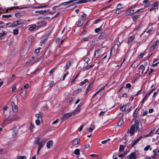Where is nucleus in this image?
I'll return each mask as SVG.
<instances>
[{
    "label": "nucleus",
    "instance_id": "8fccbe9b",
    "mask_svg": "<svg viewBox=\"0 0 159 159\" xmlns=\"http://www.w3.org/2000/svg\"><path fill=\"white\" fill-rule=\"evenodd\" d=\"M121 12V11L120 10L118 9V10H117L115 11V13L116 14H119V13H120V12Z\"/></svg>",
    "mask_w": 159,
    "mask_h": 159
},
{
    "label": "nucleus",
    "instance_id": "052dcab7",
    "mask_svg": "<svg viewBox=\"0 0 159 159\" xmlns=\"http://www.w3.org/2000/svg\"><path fill=\"white\" fill-rule=\"evenodd\" d=\"M81 90V89L80 88L78 89L77 90L75 91V93H78L79 92H80Z\"/></svg>",
    "mask_w": 159,
    "mask_h": 159
},
{
    "label": "nucleus",
    "instance_id": "423d86ee",
    "mask_svg": "<svg viewBox=\"0 0 159 159\" xmlns=\"http://www.w3.org/2000/svg\"><path fill=\"white\" fill-rule=\"evenodd\" d=\"M139 121L138 120H135L134 126L136 128V130L139 131L141 130V129L139 126Z\"/></svg>",
    "mask_w": 159,
    "mask_h": 159
},
{
    "label": "nucleus",
    "instance_id": "412c9836",
    "mask_svg": "<svg viewBox=\"0 0 159 159\" xmlns=\"http://www.w3.org/2000/svg\"><path fill=\"white\" fill-rule=\"evenodd\" d=\"M71 116V115L69 113L65 114L63 115V116L61 118L62 119H64L65 118L67 119V118L69 116Z\"/></svg>",
    "mask_w": 159,
    "mask_h": 159
},
{
    "label": "nucleus",
    "instance_id": "c85d7f7f",
    "mask_svg": "<svg viewBox=\"0 0 159 159\" xmlns=\"http://www.w3.org/2000/svg\"><path fill=\"white\" fill-rule=\"evenodd\" d=\"M88 81H89L88 80V79H85L83 81H82L79 84V85L80 86H82L85 83H86L87 82H88Z\"/></svg>",
    "mask_w": 159,
    "mask_h": 159
},
{
    "label": "nucleus",
    "instance_id": "a211bd4d",
    "mask_svg": "<svg viewBox=\"0 0 159 159\" xmlns=\"http://www.w3.org/2000/svg\"><path fill=\"white\" fill-rule=\"evenodd\" d=\"M100 51V49L97 50L94 53V56L96 58L100 56V53L99 52Z\"/></svg>",
    "mask_w": 159,
    "mask_h": 159
},
{
    "label": "nucleus",
    "instance_id": "6ab92c4d",
    "mask_svg": "<svg viewBox=\"0 0 159 159\" xmlns=\"http://www.w3.org/2000/svg\"><path fill=\"white\" fill-rule=\"evenodd\" d=\"M80 106H80V105H79L78 106L76 109L73 112V113L74 114V115H75V114L78 113L80 111Z\"/></svg>",
    "mask_w": 159,
    "mask_h": 159
},
{
    "label": "nucleus",
    "instance_id": "6e6552de",
    "mask_svg": "<svg viewBox=\"0 0 159 159\" xmlns=\"http://www.w3.org/2000/svg\"><path fill=\"white\" fill-rule=\"evenodd\" d=\"M92 38L91 35H89L87 37H85L82 38L80 41L81 42H83L85 41H88L90 40Z\"/></svg>",
    "mask_w": 159,
    "mask_h": 159
},
{
    "label": "nucleus",
    "instance_id": "49530a36",
    "mask_svg": "<svg viewBox=\"0 0 159 159\" xmlns=\"http://www.w3.org/2000/svg\"><path fill=\"white\" fill-rule=\"evenodd\" d=\"M35 123L37 125H39L40 124V120L38 119L35 120Z\"/></svg>",
    "mask_w": 159,
    "mask_h": 159
},
{
    "label": "nucleus",
    "instance_id": "9d476101",
    "mask_svg": "<svg viewBox=\"0 0 159 159\" xmlns=\"http://www.w3.org/2000/svg\"><path fill=\"white\" fill-rule=\"evenodd\" d=\"M134 36L133 35L129 37L127 40V43L128 44H131L133 41L134 40Z\"/></svg>",
    "mask_w": 159,
    "mask_h": 159
},
{
    "label": "nucleus",
    "instance_id": "aec40b11",
    "mask_svg": "<svg viewBox=\"0 0 159 159\" xmlns=\"http://www.w3.org/2000/svg\"><path fill=\"white\" fill-rule=\"evenodd\" d=\"M36 27V25L35 24L31 25H30L28 30L30 31H32Z\"/></svg>",
    "mask_w": 159,
    "mask_h": 159
},
{
    "label": "nucleus",
    "instance_id": "f257e3e1",
    "mask_svg": "<svg viewBox=\"0 0 159 159\" xmlns=\"http://www.w3.org/2000/svg\"><path fill=\"white\" fill-rule=\"evenodd\" d=\"M18 116L15 114L13 116H9L7 118L4 120L3 123L4 125L11 123L12 121L16 120L19 119Z\"/></svg>",
    "mask_w": 159,
    "mask_h": 159
},
{
    "label": "nucleus",
    "instance_id": "1a4fd4ad",
    "mask_svg": "<svg viewBox=\"0 0 159 159\" xmlns=\"http://www.w3.org/2000/svg\"><path fill=\"white\" fill-rule=\"evenodd\" d=\"M12 109L13 111L15 112L17 111V107L15 104L14 102H12L11 103Z\"/></svg>",
    "mask_w": 159,
    "mask_h": 159
},
{
    "label": "nucleus",
    "instance_id": "20e7f679",
    "mask_svg": "<svg viewBox=\"0 0 159 159\" xmlns=\"http://www.w3.org/2000/svg\"><path fill=\"white\" fill-rule=\"evenodd\" d=\"M12 136L14 137H15L17 136V134L18 132V129L16 126H14L12 129Z\"/></svg>",
    "mask_w": 159,
    "mask_h": 159
},
{
    "label": "nucleus",
    "instance_id": "de8ad7c7",
    "mask_svg": "<svg viewBox=\"0 0 159 159\" xmlns=\"http://www.w3.org/2000/svg\"><path fill=\"white\" fill-rule=\"evenodd\" d=\"M73 100V99L71 97H69L68 98L67 100V102H71Z\"/></svg>",
    "mask_w": 159,
    "mask_h": 159
},
{
    "label": "nucleus",
    "instance_id": "4468645a",
    "mask_svg": "<svg viewBox=\"0 0 159 159\" xmlns=\"http://www.w3.org/2000/svg\"><path fill=\"white\" fill-rule=\"evenodd\" d=\"M157 42H154L152 46L151 47L150 49V52L152 51L157 47Z\"/></svg>",
    "mask_w": 159,
    "mask_h": 159
},
{
    "label": "nucleus",
    "instance_id": "393cba45",
    "mask_svg": "<svg viewBox=\"0 0 159 159\" xmlns=\"http://www.w3.org/2000/svg\"><path fill=\"white\" fill-rule=\"evenodd\" d=\"M145 69V67L143 65H141L139 68V70H141L142 71V73H143L144 72V70Z\"/></svg>",
    "mask_w": 159,
    "mask_h": 159
},
{
    "label": "nucleus",
    "instance_id": "ddd939ff",
    "mask_svg": "<svg viewBox=\"0 0 159 159\" xmlns=\"http://www.w3.org/2000/svg\"><path fill=\"white\" fill-rule=\"evenodd\" d=\"M80 139H75L72 141L71 143L73 145H76L79 143Z\"/></svg>",
    "mask_w": 159,
    "mask_h": 159
},
{
    "label": "nucleus",
    "instance_id": "0e129e2a",
    "mask_svg": "<svg viewBox=\"0 0 159 159\" xmlns=\"http://www.w3.org/2000/svg\"><path fill=\"white\" fill-rule=\"evenodd\" d=\"M105 113V111H101L99 114V116H102L104 115V114Z\"/></svg>",
    "mask_w": 159,
    "mask_h": 159
},
{
    "label": "nucleus",
    "instance_id": "5fc2aeb1",
    "mask_svg": "<svg viewBox=\"0 0 159 159\" xmlns=\"http://www.w3.org/2000/svg\"><path fill=\"white\" fill-rule=\"evenodd\" d=\"M158 3L157 2H156L152 5L153 7H156L158 5Z\"/></svg>",
    "mask_w": 159,
    "mask_h": 159
},
{
    "label": "nucleus",
    "instance_id": "13d9d810",
    "mask_svg": "<svg viewBox=\"0 0 159 159\" xmlns=\"http://www.w3.org/2000/svg\"><path fill=\"white\" fill-rule=\"evenodd\" d=\"M93 65H91L88 66L86 68L87 69H89L93 66Z\"/></svg>",
    "mask_w": 159,
    "mask_h": 159
},
{
    "label": "nucleus",
    "instance_id": "dca6fc26",
    "mask_svg": "<svg viewBox=\"0 0 159 159\" xmlns=\"http://www.w3.org/2000/svg\"><path fill=\"white\" fill-rule=\"evenodd\" d=\"M106 37V34L105 33L102 32V33L98 37V39H105Z\"/></svg>",
    "mask_w": 159,
    "mask_h": 159
},
{
    "label": "nucleus",
    "instance_id": "3c124183",
    "mask_svg": "<svg viewBox=\"0 0 159 159\" xmlns=\"http://www.w3.org/2000/svg\"><path fill=\"white\" fill-rule=\"evenodd\" d=\"M40 49V48H37V49H36L34 51V52L36 54H38L39 52V50Z\"/></svg>",
    "mask_w": 159,
    "mask_h": 159
},
{
    "label": "nucleus",
    "instance_id": "ea45409f",
    "mask_svg": "<svg viewBox=\"0 0 159 159\" xmlns=\"http://www.w3.org/2000/svg\"><path fill=\"white\" fill-rule=\"evenodd\" d=\"M18 33V29H14L13 30V33L14 35H16Z\"/></svg>",
    "mask_w": 159,
    "mask_h": 159
},
{
    "label": "nucleus",
    "instance_id": "58836bf2",
    "mask_svg": "<svg viewBox=\"0 0 159 159\" xmlns=\"http://www.w3.org/2000/svg\"><path fill=\"white\" fill-rule=\"evenodd\" d=\"M145 158L146 159H156V157H155L154 156H151L150 157H148L147 156H146L145 157Z\"/></svg>",
    "mask_w": 159,
    "mask_h": 159
},
{
    "label": "nucleus",
    "instance_id": "a878e982",
    "mask_svg": "<svg viewBox=\"0 0 159 159\" xmlns=\"http://www.w3.org/2000/svg\"><path fill=\"white\" fill-rule=\"evenodd\" d=\"M94 129V125H91V126L89 128L87 129V130L88 132H91Z\"/></svg>",
    "mask_w": 159,
    "mask_h": 159
},
{
    "label": "nucleus",
    "instance_id": "09e8293b",
    "mask_svg": "<svg viewBox=\"0 0 159 159\" xmlns=\"http://www.w3.org/2000/svg\"><path fill=\"white\" fill-rule=\"evenodd\" d=\"M71 3V2H70V1H69L68 2H63L62 3V5H66L67 4H69Z\"/></svg>",
    "mask_w": 159,
    "mask_h": 159
},
{
    "label": "nucleus",
    "instance_id": "338daca9",
    "mask_svg": "<svg viewBox=\"0 0 159 159\" xmlns=\"http://www.w3.org/2000/svg\"><path fill=\"white\" fill-rule=\"evenodd\" d=\"M148 98V97H147L146 96H145V97L143 99L142 101V103H143L145 100H146Z\"/></svg>",
    "mask_w": 159,
    "mask_h": 159
},
{
    "label": "nucleus",
    "instance_id": "2eb2a0df",
    "mask_svg": "<svg viewBox=\"0 0 159 159\" xmlns=\"http://www.w3.org/2000/svg\"><path fill=\"white\" fill-rule=\"evenodd\" d=\"M136 153L135 152L131 153L129 155V157L131 159H134L137 158Z\"/></svg>",
    "mask_w": 159,
    "mask_h": 159
},
{
    "label": "nucleus",
    "instance_id": "4be33fe9",
    "mask_svg": "<svg viewBox=\"0 0 159 159\" xmlns=\"http://www.w3.org/2000/svg\"><path fill=\"white\" fill-rule=\"evenodd\" d=\"M26 90H23L20 93V96L23 98H25L26 96Z\"/></svg>",
    "mask_w": 159,
    "mask_h": 159
},
{
    "label": "nucleus",
    "instance_id": "b1692460",
    "mask_svg": "<svg viewBox=\"0 0 159 159\" xmlns=\"http://www.w3.org/2000/svg\"><path fill=\"white\" fill-rule=\"evenodd\" d=\"M134 10H131L130 11L127 12L125 13V15L127 16H129L131 14H134Z\"/></svg>",
    "mask_w": 159,
    "mask_h": 159
},
{
    "label": "nucleus",
    "instance_id": "79ce46f5",
    "mask_svg": "<svg viewBox=\"0 0 159 159\" xmlns=\"http://www.w3.org/2000/svg\"><path fill=\"white\" fill-rule=\"evenodd\" d=\"M11 16V15H3L2 16V17L3 18H8L9 17H10Z\"/></svg>",
    "mask_w": 159,
    "mask_h": 159
},
{
    "label": "nucleus",
    "instance_id": "473e14b6",
    "mask_svg": "<svg viewBox=\"0 0 159 159\" xmlns=\"http://www.w3.org/2000/svg\"><path fill=\"white\" fill-rule=\"evenodd\" d=\"M86 16H87V15L84 14V13L83 14V15L82 16V20L83 21H84L86 18Z\"/></svg>",
    "mask_w": 159,
    "mask_h": 159
},
{
    "label": "nucleus",
    "instance_id": "69168bd1",
    "mask_svg": "<svg viewBox=\"0 0 159 159\" xmlns=\"http://www.w3.org/2000/svg\"><path fill=\"white\" fill-rule=\"evenodd\" d=\"M121 4H120V3H119V4L117 6V8L118 9H120L121 8Z\"/></svg>",
    "mask_w": 159,
    "mask_h": 159
},
{
    "label": "nucleus",
    "instance_id": "a19ab883",
    "mask_svg": "<svg viewBox=\"0 0 159 159\" xmlns=\"http://www.w3.org/2000/svg\"><path fill=\"white\" fill-rule=\"evenodd\" d=\"M17 159H26V157L25 156H19L17 157Z\"/></svg>",
    "mask_w": 159,
    "mask_h": 159
},
{
    "label": "nucleus",
    "instance_id": "39448f33",
    "mask_svg": "<svg viewBox=\"0 0 159 159\" xmlns=\"http://www.w3.org/2000/svg\"><path fill=\"white\" fill-rule=\"evenodd\" d=\"M47 140L46 139H43L38 144H39V150H40L43 147V145L46 142Z\"/></svg>",
    "mask_w": 159,
    "mask_h": 159
},
{
    "label": "nucleus",
    "instance_id": "603ef678",
    "mask_svg": "<svg viewBox=\"0 0 159 159\" xmlns=\"http://www.w3.org/2000/svg\"><path fill=\"white\" fill-rule=\"evenodd\" d=\"M150 145H147L146 147L144 148V150L145 151H148L149 148H150Z\"/></svg>",
    "mask_w": 159,
    "mask_h": 159
},
{
    "label": "nucleus",
    "instance_id": "e433bc0d",
    "mask_svg": "<svg viewBox=\"0 0 159 159\" xmlns=\"http://www.w3.org/2000/svg\"><path fill=\"white\" fill-rule=\"evenodd\" d=\"M39 138L37 137L35 139V140L34 141V143L35 144H38L39 143Z\"/></svg>",
    "mask_w": 159,
    "mask_h": 159
},
{
    "label": "nucleus",
    "instance_id": "cd10ccee",
    "mask_svg": "<svg viewBox=\"0 0 159 159\" xmlns=\"http://www.w3.org/2000/svg\"><path fill=\"white\" fill-rule=\"evenodd\" d=\"M139 16H140L139 15L133 16L132 17L133 20L134 21H136L139 18Z\"/></svg>",
    "mask_w": 159,
    "mask_h": 159
},
{
    "label": "nucleus",
    "instance_id": "0eeeda50",
    "mask_svg": "<svg viewBox=\"0 0 159 159\" xmlns=\"http://www.w3.org/2000/svg\"><path fill=\"white\" fill-rule=\"evenodd\" d=\"M47 24V22H46V21H45V20H43L38 22L37 24L38 25L37 26L39 27L41 26H43L46 25Z\"/></svg>",
    "mask_w": 159,
    "mask_h": 159
},
{
    "label": "nucleus",
    "instance_id": "e2e57ef3",
    "mask_svg": "<svg viewBox=\"0 0 159 159\" xmlns=\"http://www.w3.org/2000/svg\"><path fill=\"white\" fill-rule=\"evenodd\" d=\"M107 84L106 85H105L103 87H101L99 89V91H101L103 90L104 88H105V87L107 86Z\"/></svg>",
    "mask_w": 159,
    "mask_h": 159
},
{
    "label": "nucleus",
    "instance_id": "4d7b16f0",
    "mask_svg": "<svg viewBox=\"0 0 159 159\" xmlns=\"http://www.w3.org/2000/svg\"><path fill=\"white\" fill-rule=\"evenodd\" d=\"M45 11H36V12L38 13L39 12L40 14H43L45 12Z\"/></svg>",
    "mask_w": 159,
    "mask_h": 159
},
{
    "label": "nucleus",
    "instance_id": "37998d69",
    "mask_svg": "<svg viewBox=\"0 0 159 159\" xmlns=\"http://www.w3.org/2000/svg\"><path fill=\"white\" fill-rule=\"evenodd\" d=\"M145 52H143L141 53L139 55V59H141L143 57V56L145 55Z\"/></svg>",
    "mask_w": 159,
    "mask_h": 159
},
{
    "label": "nucleus",
    "instance_id": "bb28decb",
    "mask_svg": "<svg viewBox=\"0 0 159 159\" xmlns=\"http://www.w3.org/2000/svg\"><path fill=\"white\" fill-rule=\"evenodd\" d=\"M89 0H80L78 2H76V4L84 3L88 2Z\"/></svg>",
    "mask_w": 159,
    "mask_h": 159
},
{
    "label": "nucleus",
    "instance_id": "4c0bfd02",
    "mask_svg": "<svg viewBox=\"0 0 159 159\" xmlns=\"http://www.w3.org/2000/svg\"><path fill=\"white\" fill-rule=\"evenodd\" d=\"M83 21L82 20L81 21H80L78 23V24L77 25V26L78 27L81 26L83 24Z\"/></svg>",
    "mask_w": 159,
    "mask_h": 159
},
{
    "label": "nucleus",
    "instance_id": "c9c22d12",
    "mask_svg": "<svg viewBox=\"0 0 159 159\" xmlns=\"http://www.w3.org/2000/svg\"><path fill=\"white\" fill-rule=\"evenodd\" d=\"M124 148L125 147L124 146L120 145L119 148V152H122L124 149Z\"/></svg>",
    "mask_w": 159,
    "mask_h": 159
},
{
    "label": "nucleus",
    "instance_id": "5701e85b",
    "mask_svg": "<svg viewBox=\"0 0 159 159\" xmlns=\"http://www.w3.org/2000/svg\"><path fill=\"white\" fill-rule=\"evenodd\" d=\"M19 25L17 20L14 21L12 24L11 26H9L10 27H15Z\"/></svg>",
    "mask_w": 159,
    "mask_h": 159
},
{
    "label": "nucleus",
    "instance_id": "f3484780",
    "mask_svg": "<svg viewBox=\"0 0 159 159\" xmlns=\"http://www.w3.org/2000/svg\"><path fill=\"white\" fill-rule=\"evenodd\" d=\"M35 116L38 119H40L41 120L43 117V113L42 112H39V113L36 114L35 115Z\"/></svg>",
    "mask_w": 159,
    "mask_h": 159
},
{
    "label": "nucleus",
    "instance_id": "f03ea898",
    "mask_svg": "<svg viewBox=\"0 0 159 159\" xmlns=\"http://www.w3.org/2000/svg\"><path fill=\"white\" fill-rule=\"evenodd\" d=\"M152 132H151L148 134H147L144 136H141L138 137L133 143L132 145V147L133 148L134 147V146L137 143H138V142L142 138H145L146 137L149 136L150 134Z\"/></svg>",
    "mask_w": 159,
    "mask_h": 159
},
{
    "label": "nucleus",
    "instance_id": "864d4df0",
    "mask_svg": "<svg viewBox=\"0 0 159 159\" xmlns=\"http://www.w3.org/2000/svg\"><path fill=\"white\" fill-rule=\"evenodd\" d=\"M5 33V31L4 30H3L2 32L0 33V37L4 35Z\"/></svg>",
    "mask_w": 159,
    "mask_h": 159
},
{
    "label": "nucleus",
    "instance_id": "9b49d317",
    "mask_svg": "<svg viewBox=\"0 0 159 159\" xmlns=\"http://www.w3.org/2000/svg\"><path fill=\"white\" fill-rule=\"evenodd\" d=\"M17 20L19 25H20L25 24H26L27 22L26 20L21 19H19Z\"/></svg>",
    "mask_w": 159,
    "mask_h": 159
},
{
    "label": "nucleus",
    "instance_id": "bf43d9fd",
    "mask_svg": "<svg viewBox=\"0 0 159 159\" xmlns=\"http://www.w3.org/2000/svg\"><path fill=\"white\" fill-rule=\"evenodd\" d=\"M29 84H26L24 86V88L25 89H27L29 88Z\"/></svg>",
    "mask_w": 159,
    "mask_h": 159
},
{
    "label": "nucleus",
    "instance_id": "774afa93",
    "mask_svg": "<svg viewBox=\"0 0 159 159\" xmlns=\"http://www.w3.org/2000/svg\"><path fill=\"white\" fill-rule=\"evenodd\" d=\"M55 70V68H54L52 69L50 71H49V73H50V74H51V73H52Z\"/></svg>",
    "mask_w": 159,
    "mask_h": 159
},
{
    "label": "nucleus",
    "instance_id": "a18cd8bd",
    "mask_svg": "<svg viewBox=\"0 0 159 159\" xmlns=\"http://www.w3.org/2000/svg\"><path fill=\"white\" fill-rule=\"evenodd\" d=\"M34 128V126L32 123H31L30 125L29 128V129L32 131L33 129Z\"/></svg>",
    "mask_w": 159,
    "mask_h": 159
},
{
    "label": "nucleus",
    "instance_id": "7c9ffc66",
    "mask_svg": "<svg viewBox=\"0 0 159 159\" xmlns=\"http://www.w3.org/2000/svg\"><path fill=\"white\" fill-rule=\"evenodd\" d=\"M80 150L78 149H77L74 151V153L76 155H79L80 154Z\"/></svg>",
    "mask_w": 159,
    "mask_h": 159
},
{
    "label": "nucleus",
    "instance_id": "f704fd0d",
    "mask_svg": "<svg viewBox=\"0 0 159 159\" xmlns=\"http://www.w3.org/2000/svg\"><path fill=\"white\" fill-rule=\"evenodd\" d=\"M123 120H120L118 123V125L119 126H121L123 124Z\"/></svg>",
    "mask_w": 159,
    "mask_h": 159
},
{
    "label": "nucleus",
    "instance_id": "2f4dec72",
    "mask_svg": "<svg viewBox=\"0 0 159 159\" xmlns=\"http://www.w3.org/2000/svg\"><path fill=\"white\" fill-rule=\"evenodd\" d=\"M126 105H124L122 107H120V109L122 111H124L126 107Z\"/></svg>",
    "mask_w": 159,
    "mask_h": 159
},
{
    "label": "nucleus",
    "instance_id": "680f3d73",
    "mask_svg": "<svg viewBox=\"0 0 159 159\" xmlns=\"http://www.w3.org/2000/svg\"><path fill=\"white\" fill-rule=\"evenodd\" d=\"M125 86L127 88H130L131 87V85L130 84L127 83L126 84Z\"/></svg>",
    "mask_w": 159,
    "mask_h": 159
},
{
    "label": "nucleus",
    "instance_id": "6e6d98bb",
    "mask_svg": "<svg viewBox=\"0 0 159 159\" xmlns=\"http://www.w3.org/2000/svg\"><path fill=\"white\" fill-rule=\"evenodd\" d=\"M15 79L14 76L13 75H12L10 79V82H12Z\"/></svg>",
    "mask_w": 159,
    "mask_h": 159
},
{
    "label": "nucleus",
    "instance_id": "7ed1b4c3",
    "mask_svg": "<svg viewBox=\"0 0 159 159\" xmlns=\"http://www.w3.org/2000/svg\"><path fill=\"white\" fill-rule=\"evenodd\" d=\"M135 128L133 124L131 126L129 130H128L127 133L130 134V136H132L134 134Z\"/></svg>",
    "mask_w": 159,
    "mask_h": 159
},
{
    "label": "nucleus",
    "instance_id": "72a5a7b5",
    "mask_svg": "<svg viewBox=\"0 0 159 159\" xmlns=\"http://www.w3.org/2000/svg\"><path fill=\"white\" fill-rule=\"evenodd\" d=\"M15 16L17 18H19L21 16V14L20 13H16L15 14Z\"/></svg>",
    "mask_w": 159,
    "mask_h": 159
},
{
    "label": "nucleus",
    "instance_id": "c756f323",
    "mask_svg": "<svg viewBox=\"0 0 159 159\" xmlns=\"http://www.w3.org/2000/svg\"><path fill=\"white\" fill-rule=\"evenodd\" d=\"M102 25L99 28L95 29V31L96 33H98L99 31L102 30Z\"/></svg>",
    "mask_w": 159,
    "mask_h": 159
},
{
    "label": "nucleus",
    "instance_id": "c03bdc74",
    "mask_svg": "<svg viewBox=\"0 0 159 159\" xmlns=\"http://www.w3.org/2000/svg\"><path fill=\"white\" fill-rule=\"evenodd\" d=\"M71 63H70V61H69L68 63H66V70H67L69 66L70 65Z\"/></svg>",
    "mask_w": 159,
    "mask_h": 159
},
{
    "label": "nucleus",
    "instance_id": "f8f14e48",
    "mask_svg": "<svg viewBox=\"0 0 159 159\" xmlns=\"http://www.w3.org/2000/svg\"><path fill=\"white\" fill-rule=\"evenodd\" d=\"M53 141L52 140L49 141L47 143V147L48 149L50 148L52 146Z\"/></svg>",
    "mask_w": 159,
    "mask_h": 159
}]
</instances>
